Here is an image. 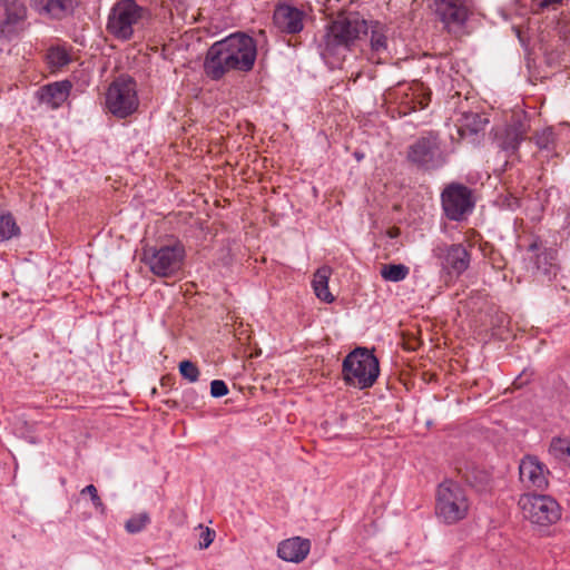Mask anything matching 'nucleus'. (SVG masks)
I'll list each match as a JSON object with an SVG mask.
<instances>
[{
    "label": "nucleus",
    "mask_w": 570,
    "mask_h": 570,
    "mask_svg": "<svg viewBox=\"0 0 570 570\" xmlns=\"http://www.w3.org/2000/svg\"><path fill=\"white\" fill-rule=\"evenodd\" d=\"M367 33L368 49L364 50L367 59L373 63L386 61L392 55L390 28L379 21L367 24L356 16L334 20L317 45L318 53L331 70L341 68L356 40Z\"/></svg>",
    "instance_id": "1"
},
{
    "label": "nucleus",
    "mask_w": 570,
    "mask_h": 570,
    "mask_svg": "<svg viewBox=\"0 0 570 570\" xmlns=\"http://www.w3.org/2000/svg\"><path fill=\"white\" fill-rule=\"evenodd\" d=\"M257 57L255 40L240 32L214 42L207 50L204 71L212 80H220L230 71L248 72Z\"/></svg>",
    "instance_id": "2"
},
{
    "label": "nucleus",
    "mask_w": 570,
    "mask_h": 570,
    "mask_svg": "<svg viewBox=\"0 0 570 570\" xmlns=\"http://www.w3.org/2000/svg\"><path fill=\"white\" fill-rule=\"evenodd\" d=\"M449 157L439 134L432 130L409 144L405 156L413 167L428 173L442 169L449 163Z\"/></svg>",
    "instance_id": "3"
},
{
    "label": "nucleus",
    "mask_w": 570,
    "mask_h": 570,
    "mask_svg": "<svg viewBox=\"0 0 570 570\" xmlns=\"http://www.w3.org/2000/svg\"><path fill=\"white\" fill-rule=\"evenodd\" d=\"M435 517L439 522L453 525L464 520L470 511V500L464 488L445 480L438 485L435 493Z\"/></svg>",
    "instance_id": "4"
},
{
    "label": "nucleus",
    "mask_w": 570,
    "mask_h": 570,
    "mask_svg": "<svg viewBox=\"0 0 570 570\" xmlns=\"http://www.w3.org/2000/svg\"><path fill=\"white\" fill-rule=\"evenodd\" d=\"M379 374V360L366 347H356L350 352L342 364L344 382L361 390L373 386Z\"/></svg>",
    "instance_id": "5"
},
{
    "label": "nucleus",
    "mask_w": 570,
    "mask_h": 570,
    "mask_svg": "<svg viewBox=\"0 0 570 570\" xmlns=\"http://www.w3.org/2000/svg\"><path fill=\"white\" fill-rule=\"evenodd\" d=\"M105 107L118 119L134 115L139 108L137 82L126 75L117 77L108 87L105 95Z\"/></svg>",
    "instance_id": "6"
},
{
    "label": "nucleus",
    "mask_w": 570,
    "mask_h": 570,
    "mask_svg": "<svg viewBox=\"0 0 570 570\" xmlns=\"http://www.w3.org/2000/svg\"><path fill=\"white\" fill-rule=\"evenodd\" d=\"M186 256L185 247L176 242L160 247L147 246L142 249L141 261L158 277H170L183 267Z\"/></svg>",
    "instance_id": "7"
},
{
    "label": "nucleus",
    "mask_w": 570,
    "mask_h": 570,
    "mask_svg": "<svg viewBox=\"0 0 570 570\" xmlns=\"http://www.w3.org/2000/svg\"><path fill=\"white\" fill-rule=\"evenodd\" d=\"M518 503L524 518L539 527H549L561 518L560 504L549 494L524 493Z\"/></svg>",
    "instance_id": "8"
},
{
    "label": "nucleus",
    "mask_w": 570,
    "mask_h": 570,
    "mask_svg": "<svg viewBox=\"0 0 570 570\" xmlns=\"http://www.w3.org/2000/svg\"><path fill=\"white\" fill-rule=\"evenodd\" d=\"M432 256L436 259L441 274L450 278L460 277L471 264V254L461 243L440 242L433 246Z\"/></svg>",
    "instance_id": "9"
},
{
    "label": "nucleus",
    "mask_w": 570,
    "mask_h": 570,
    "mask_svg": "<svg viewBox=\"0 0 570 570\" xmlns=\"http://www.w3.org/2000/svg\"><path fill=\"white\" fill-rule=\"evenodd\" d=\"M441 206L449 220H464L475 206L472 189L460 183L446 185L441 193Z\"/></svg>",
    "instance_id": "10"
},
{
    "label": "nucleus",
    "mask_w": 570,
    "mask_h": 570,
    "mask_svg": "<svg viewBox=\"0 0 570 570\" xmlns=\"http://www.w3.org/2000/svg\"><path fill=\"white\" fill-rule=\"evenodd\" d=\"M145 10L134 0L117 2L109 14L107 29L120 40H129L134 35V27L142 18Z\"/></svg>",
    "instance_id": "11"
},
{
    "label": "nucleus",
    "mask_w": 570,
    "mask_h": 570,
    "mask_svg": "<svg viewBox=\"0 0 570 570\" xmlns=\"http://www.w3.org/2000/svg\"><path fill=\"white\" fill-rule=\"evenodd\" d=\"M530 122L525 116H513L503 127L497 128L494 144L507 157L517 155L519 147L525 140Z\"/></svg>",
    "instance_id": "12"
},
{
    "label": "nucleus",
    "mask_w": 570,
    "mask_h": 570,
    "mask_svg": "<svg viewBox=\"0 0 570 570\" xmlns=\"http://www.w3.org/2000/svg\"><path fill=\"white\" fill-rule=\"evenodd\" d=\"M390 97L399 106L400 114L405 116L428 107L431 92L422 82L413 81L400 85L390 92Z\"/></svg>",
    "instance_id": "13"
},
{
    "label": "nucleus",
    "mask_w": 570,
    "mask_h": 570,
    "mask_svg": "<svg viewBox=\"0 0 570 570\" xmlns=\"http://www.w3.org/2000/svg\"><path fill=\"white\" fill-rule=\"evenodd\" d=\"M549 474L547 465L534 455H525L519 464L520 481L527 489L546 490Z\"/></svg>",
    "instance_id": "14"
},
{
    "label": "nucleus",
    "mask_w": 570,
    "mask_h": 570,
    "mask_svg": "<svg viewBox=\"0 0 570 570\" xmlns=\"http://www.w3.org/2000/svg\"><path fill=\"white\" fill-rule=\"evenodd\" d=\"M435 13L449 30L462 27L470 14L465 0H435Z\"/></svg>",
    "instance_id": "15"
},
{
    "label": "nucleus",
    "mask_w": 570,
    "mask_h": 570,
    "mask_svg": "<svg viewBox=\"0 0 570 570\" xmlns=\"http://www.w3.org/2000/svg\"><path fill=\"white\" fill-rule=\"evenodd\" d=\"M311 550V541L301 537H293L279 542L277 556L287 562H302Z\"/></svg>",
    "instance_id": "16"
},
{
    "label": "nucleus",
    "mask_w": 570,
    "mask_h": 570,
    "mask_svg": "<svg viewBox=\"0 0 570 570\" xmlns=\"http://www.w3.org/2000/svg\"><path fill=\"white\" fill-rule=\"evenodd\" d=\"M273 20L279 30L287 33H297L303 29V12L287 4L275 9Z\"/></svg>",
    "instance_id": "17"
},
{
    "label": "nucleus",
    "mask_w": 570,
    "mask_h": 570,
    "mask_svg": "<svg viewBox=\"0 0 570 570\" xmlns=\"http://www.w3.org/2000/svg\"><path fill=\"white\" fill-rule=\"evenodd\" d=\"M71 83L68 80L56 81L42 86L37 91V97L41 104L51 109H58L69 97Z\"/></svg>",
    "instance_id": "18"
},
{
    "label": "nucleus",
    "mask_w": 570,
    "mask_h": 570,
    "mask_svg": "<svg viewBox=\"0 0 570 570\" xmlns=\"http://www.w3.org/2000/svg\"><path fill=\"white\" fill-rule=\"evenodd\" d=\"M26 17V7L20 0H1L0 36L12 31L13 26Z\"/></svg>",
    "instance_id": "19"
},
{
    "label": "nucleus",
    "mask_w": 570,
    "mask_h": 570,
    "mask_svg": "<svg viewBox=\"0 0 570 570\" xmlns=\"http://www.w3.org/2000/svg\"><path fill=\"white\" fill-rule=\"evenodd\" d=\"M489 119L478 112H465L458 124V132L462 139L475 142L480 132H483Z\"/></svg>",
    "instance_id": "20"
},
{
    "label": "nucleus",
    "mask_w": 570,
    "mask_h": 570,
    "mask_svg": "<svg viewBox=\"0 0 570 570\" xmlns=\"http://www.w3.org/2000/svg\"><path fill=\"white\" fill-rule=\"evenodd\" d=\"M330 276L331 268L327 266H322L316 269L312 279V287L316 297L325 303H332L335 299L328 289Z\"/></svg>",
    "instance_id": "21"
},
{
    "label": "nucleus",
    "mask_w": 570,
    "mask_h": 570,
    "mask_svg": "<svg viewBox=\"0 0 570 570\" xmlns=\"http://www.w3.org/2000/svg\"><path fill=\"white\" fill-rule=\"evenodd\" d=\"M556 139V134L552 127H546L542 130L537 131L531 138L538 149L546 151L548 157L554 154Z\"/></svg>",
    "instance_id": "22"
},
{
    "label": "nucleus",
    "mask_w": 570,
    "mask_h": 570,
    "mask_svg": "<svg viewBox=\"0 0 570 570\" xmlns=\"http://www.w3.org/2000/svg\"><path fill=\"white\" fill-rule=\"evenodd\" d=\"M20 235L18 226L11 213L0 214V242H7Z\"/></svg>",
    "instance_id": "23"
},
{
    "label": "nucleus",
    "mask_w": 570,
    "mask_h": 570,
    "mask_svg": "<svg viewBox=\"0 0 570 570\" xmlns=\"http://www.w3.org/2000/svg\"><path fill=\"white\" fill-rule=\"evenodd\" d=\"M410 274V268L404 264H386L381 268V276L384 281L399 283Z\"/></svg>",
    "instance_id": "24"
},
{
    "label": "nucleus",
    "mask_w": 570,
    "mask_h": 570,
    "mask_svg": "<svg viewBox=\"0 0 570 570\" xmlns=\"http://www.w3.org/2000/svg\"><path fill=\"white\" fill-rule=\"evenodd\" d=\"M68 1L69 0H31L36 10L52 17L61 14L66 10Z\"/></svg>",
    "instance_id": "25"
},
{
    "label": "nucleus",
    "mask_w": 570,
    "mask_h": 570,
    "mask_svg": "<svg viewBox=\"0 0 570 570\" xmlns=\"http://www.w3.org/2000/svg\"><path fill=\"white\" fill-rule=\"evenodd\" d=\"M549 453L559 461L570 463V439L553 438L550 442Z\"/></svg>",
    "instance_id": "26"
},
{
    "label": "nucleus",
    "mask_w": 570,
    "mask_h": 570,
    "mask_svg": "<svg viewBox=\"0 0 570 570\" xmlns=\"http://www.w3.org/2000/svg\"><path fill=\"white\" fill-rule=\"evenodd\" d=\"M47 61L52 68H61L70 62V56L62 47H50L47 51Z\"/></svg>",
    "instance_id": "27"
},
{
    "label": "nucleus",
    "mask_w": 570,
    "mask_h": 570,
    "mask_svg": "<svg viewBox=\"0 0 570 570\" xmlns=\"http://www.w3.org/2000/svg\"><path fill=\"white\" fill-rule=\"evenodd\" d=\"M150 523V517L147 512H140L130 517L126 523L125 529L130 534L141 532Z\"/></svg>",
    "instance_id": "28"
},
{
    "label": "nucleus",
    "mask_w": 570,
    "mask_h": 570,
    "mask_svg": "<svg viewBox=\"0 0 570 570\" xmlns=\"http://www.w3.org/2000/svg\"><path fill=\"white\" fill-rule=\"evenodd\" d=\"M465 479L478 491L485 490L490 483V474L482 470H473L470 474L465 475Z\"/></svg>",
    "instance_id": "29"
},
{
    "label": "nucleus",
    "mask_w": 570,
    "mask_h": 570,
    "mask_svg": "<svg viewBox=\"0 0 570 570\" xmlns=\"http://www.w3.org/2000/svg\"><path fill=\"white\" fill-rule=\"evenodd\" d=\"M180 375L190 383L197 382L199 377V370L195 363L185 360L179 363Z\"/></svg>",
    "instance_id": "30"
},
{
    "label": "nucleus",
    "mask_w": 570,
    "mask_h": 570,
    "mask_svg": "<svg viewBox=\"0 0 570 570\" xmlns=\"http://www.w3.org/2000/svg\"><path fill=\"white\" fill-rule=\"evenodd\" d=\"M80 493L88 494L96 509H99L101 511L105 510V504L102 503V501L98 494L97 488L94 484H89V485L85 487Z\"/></svg>",
    "instance_id": "31"
},
{
    "label": "nucleus",
    "mask_w": 570,
    "mask_h": 570,
    "mask_svg": "<svg viewBox=\"0 0 570 570\" xmlns=\"http://www.w3.org/2000/svg\"><path fill=\"white\" fill-rule=\"evenodd\" d=\"M229 392L227 384L223 380H214L210 383V395L215 399L223 397Z\"/></svg>",
    "instance_id": "32"
},
{
    "label": "nucleus",
    "mask_w": 570,
    "mask_h": 570,
    "mask_svg": "<svg viewBox=\"0 0 570 570\" xmlns=\"http://www.w3.org/2000/svg\"><path fill=\"white\" fill-rule=\"evenodd\" d=\"M200 537H199V549H207L215 539V531L210 530L209 528H203L200 527Z\"/></svg>",
    "instance_id": "33"
},
{
    "label": "nucleus",
    "mask_w": 570,
    "mask_h": 570,
    "mask_svg": "<svg viewBox=\"0 0 570 570\" xmlns=\"http://www.w3.org/2000/svg\"><path fill=\"white\" fill-rule=\"evenodd\" d=\"M563 0H537V6L540 9H547L550 7H554L556 4L562 3Z\"/></svg>",
    "instance_id": "34"
},
{
    "label": "nucleus",
    "mask_w": 570,
    "mask_h": 570,
    "mask_svg": "<svg viewBox=\"0 0 570 570\" xmlns=\"http://www.w3.org/2000/svg\"><path fill=\"white\" fill-rule=\"evenodd\" d=\"M540 248V245L537 240L532 242L529 247H528V250L529 252H532V253H535L537 250H539Z\"/></svg>",
    "instance_id": "35"
}]
</instances>
